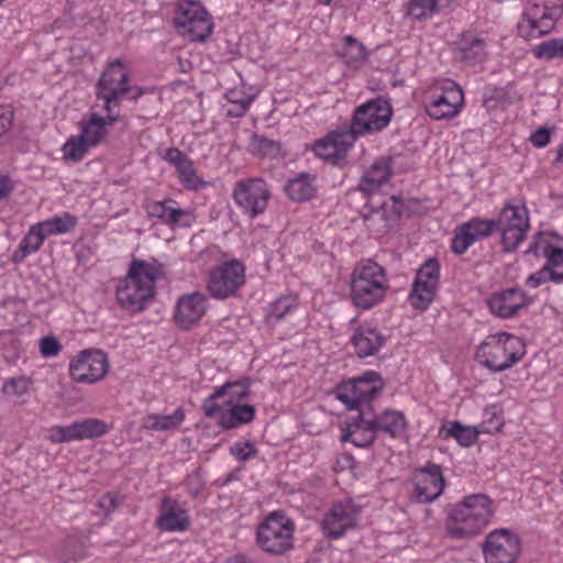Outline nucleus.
Returning <instances> with one entry per match:
<instances>
[{"label": "nucleus", "mask_w": 563, "mask_h": 563, "mask_svg": "<svg viewBox=\"0 0 563 563\" xmlns=\"http://www.w3.org/2000/svg\"><path fill=\"white\" fill-rule=\"evenodd\" d=\"M376 430L371 423H365L360 419V411L355 416L350 417L346 428L341 437L342 442H351L358 448L371 446L376 439Z\"/></svg>", "instance_id": "27"}, {"label": "nucleus", "mask_w": 563, "mask_h": 563, "mask_svg": "<svg viewBox=\"0 0 563 563\" xmlns=\"http://www.w3.org/2000/svg\"><path fill=\"white\" fill-rule=\"evenodd\" d=\"M391 117L393 109L389 101L377 97L354 110L349 131L355 140L360 135L380 132L389 124Z\"/></svg>", "instance_id": "8"}, {"label": "nucleus", "mask_w": 563, "mask_h": 563, "mask_svg": "<svg viewBox=\"0 0 563 563\" xmlns=\"http://www.w3.org/2000/svg\"><path fill=\"white\" fill-rule=\"evenodd\" d=\"M77 224L76 217L64 213L60 217H54L45 221L38 222L37 228L46 234V236L53 234H63L71 231Z\"/></svg>", "instance_id": "38"}, {"label": "nucleus", "mask_w": 563, "mask_h": 563, "mask_svg": "<svg viewBox=\"0 0 563 563\" xmlns=\"http://www.w3.org/2000/svg\"><path fill=\"white\" fill-rule=\"evenodd\" d=\"M250 152L260 156L276 157L280 152V144L263 135L253 134Z\"/></svg>", "instance_id": "43"}, {"label": "nucleus", "mask_w": 563, "mask_h": 563, "mask_svg": "<svg viewBox=\"0 0 563 563\" xmlns=\"http://www.w3.org/2000/svg\"><path fill=\"white\" fill-rule=\"evenodd\" d=\"M62 344L55 336H44L40 340V352L44 357H54L59 354Z\"/></svg>", "instance_id": "55"}, {"label": "nucleus", "mask_w": 563, "mask_h": 563, "mask_svg": "<svg viewBox=\"0 0 563 563\" xmlns=\"http://www.w3.org/2000/svg\"><path fill=\"white\" fill-rule=\"evenodd\" d=\"M174 20L178 32L191 41H205L212 32L210 15L197 1L179 2Z\"/></svg>", "instance_id": "10"}, {"label": "nucleus", "mask_w": 563, "mask_h": 563, "mask_svg": "<svg viewBox=\"0 0 563 563\" xmlns=\"http://www.w3.org/2000/svg\"><path fill=\"white\" fill-rule=\"evenodd\" d=\"M132 90L129 74L121 59L108 64L96 85V96L103 101L104 111H119L120 101Z\"/></svg>", "instance_id": "9"}, {"label": "nucleus", "mask_w": 563, "mask_h": 563, "mask_svg": "<svg viewBox=\"0 0 563 563\" xmlns=\"http://www.w3.org/2000/svg\"><path fill=\"white\" fill-rule=\"evenodd\" d=\"M185 419L183 408H177L172 415H148L144 418L143 426L154 431H168L177 429Z\"/></svg>", "instance_id": "34"}, {"label": "nucleus", "mask_w": 563, "mask_h": 563, "mask_svg": "<svg viewBox=\"0 0 563 563\" xmlns=\"http://www.w3.org/2000/svg\"><path fill=\"white\" fill-rule=\"evenodd\" d=\"M520 550V539L506 528L490 531L482 544L486 563H515Z\"/></svg>", "instance_id": "13"}, {"label": "nucleus", "mask_w": 563, "mask_h": 563, "mask_svg": "<svg viewBox=\"0 0 563 563\" xmlns=\"http://www.w3.org/2000/svg\"><path fill=\"white\" fill-rule=\"evenodd\" d=\"M187 155L183 153L179 148L170 147L165 152L163 158L169 164L176 166Z\"/></svg>", "instance_id": "60"}, {"label": "nucleus", "mask_w": 563, "mask_h": 563, "mask_svg": "<svg viewBox=\"0 0 563 563\" xmlns=\"http://www.w3.org/2000/svg\"><path fill=\"white\" fill-rule=\"evenodd\" d=\"M230 452L240 461H246L252 456L256 455L257 450L250 441L238 442L230 448Z\"/></svg>", "instance_id": "54"}, {"label": "nucleus", "mask_w": 563, "mask_h": 563, "mask_svg": "<svg viewBox=\"0 0 563 563\" xmlns=\"http://www.w3.org/2000/svg\"><path fill=\"white\" fill-rule=\"evenodd\" d=\"M13 118V108L10 104H0V137L10 130Z\"/></svg>", "instance_id": "57"}, {"label": "nucleus", "mask_w": 563, "mask_h": 563, "mask_svg": "<svg viewBox=\"0 0 563 563\" xmlns=\"http://www.w3.org/2000/svg\"><path fill=\"white\" fill-rule=\"evenodd\" d=\"M179 178L181 184L188 189L197 190L206 186V181L197 175L194 166L180 175Z\"/></svg>", "instance_id": "56"}, {"label": "nucleus", "mask_w": 563, "mask_h": 563, "mask_svg": "<svg viewBox=\"0 0 563 563\" xmlns=\"http://www.w3.org/2000/svg\"><path fill=\"white\" fill-rule=\"evenodd\" d=\"M388 289L384 268L373 261L357 265L351 279V298L362 309H369L383 300Z\"/></svg>", "instance_id": "4"}, {"label": "nucleus", "mask_w": 563, "mask_h": 563, "mask_svg": "<svg viewBox=\"0 0 563 563\" xmlns=\"http://www.w3.org/2000/svg\"><path fill=\"white\" fill-rule=\"evenodd\" d=\"M169 202L170 200L150 202L146 207L148 216L166 223H179L187 212L184 209L170 207Z\"/></svg>", "instance_id": "37"}, {"label": "nucleus", "mask_w": 563, "mask_h": 563, "mask_svg": "<svg viewBox=\"0 0 563 563\" xmlns=\"http://www.w3.org/2000/svg\"><path fill=\"white\" fill-rule=\"evenodd\" d=\"M360 419L365 423H371L377 433L382 432L395 439L405 433L407 421L401 411L386 409L379 415L374 412L372 405H366L360 412Z\"/></svg>", "instance_id": "22"}, {"label": "nucleus", "mask_w": 563, "mask_h": 563, "mask_svg": "<svg viewBox=\"0 0 563 563\" xmlns=\"http://www.w3.org/2000/svg\"><path fill=\"white\" fill-rule=\"evenodd\" d=\"M495 221L498 222V228H514L512 225L520 227L523 230L530 228L528 210L525 207L506 205Z\"/></svg>", "instance_id": "35"}, {"label": "nucleus", "mask_w": 563, "mask_h": 563, "mask_svg": "<svg viewBox=\"0 0 563 563\" xmlns=\"http://www.w3.org/2000/svg\"><path fill=\"white\" fill-rule=\"evenodd\" d=\"M124 504V496L110 492L103 495L99 501V508L104 511L107 515L117 510L120 506Z\"/></svg>", "instance_id": "51"}, {"label": "nucleus", "mask_w": 563, "mask_h": 563, "mask_svg": "<svg viewBox=\"0 0 563 563\" xmlns=\"http://www.w3.org/2000/svg\"><path fill=\"white\" fill-rule=\"evenodd\" d=\"M163 276V265L156 260H133L126 277L117 287L118 302L129 311H142L153 300L156 282Z\"/></svg>", "instance_id": "1"}, {"label": "nucleus", "mask_w": 563, "mask_h": 563, "mask_svg": "<svg viewBox=\"0 0 563 563\" xmlns=\"http://www.w3.org/2000/svg\"><path fill=\"white\" fill-rule=\"evenodd\" d=\"M190 526V519L186 509L170 498L164 497L161 503L159 516L156 519V527L161 531L176 532L186 531Z\"/></svg>", "instance_id": "25"}, {"label": "nucleus", "mask_w": 563, "mask_h": 563, "mask_svg": "<svg viewBox=\"0 0 563 563\" xmlns=\"http://www.w3.org/2000/svg\"><path fill=\"white\" fill-rule=\"evenodd\" d=\"M227 563H249L243 554H235L227 560Z\"/></svg>", "instance_id": "64"}, {"label": "nucleus", "mask_w": 563, "mask_h": 563, "mask_svg": "<svg viewBox=\"0 0 563 563\" xmlns=\"http://www.w3.org/2000/svg\"><path fill=\"white\" fill-rule=\"evenodd\" d=\"M551 140V131L548 128H539L534 131L530 136V142L536 147H544L550 143Z\"/></svg>", "instance_id": "58"}, {"label": "nucleus", "mask_w": 563, "mask_h": 563, "mask_svg": "<svg viewBox=\"0 0 563 563\" xmlns=\"http://www.w3.org/2000/svg\"><path fill=\"white\" fill-rule=\"evenodd\" d=\"M106 112L104 118L92 113L89 121L82 124L79 135L89 146L98 145L107 134V126L118 121L119 111L110 110Z\"/></svg>", "instance_id": "29"}, {"label": "nucleus", "mask_w": 563, "mask_h": 563, "mask_svg": "<svg viewBox=\"0 0 563 563\" xmlns=\"http://www.w3.org/2000/svg\"><path fill=\"white\" fill-rule=\"evenodd\" d=\"M295 525L283 511H273L256 530V543L266 553L280 555L294 544Z\"/></svg>", "instance_id": "5"}, {"label": "nucleus", "mask_w": 563, "mask_h": 563, "mask_svg": "<svg viewBox=\"0 0 563 563\" xmlns=\"http://www.w3.org/2000/svg\"><path fill=\"white\" fill-rule=\"evenodd\" d=\"M486 45L483 38L472 32H465L456 42L455 54L466 63H481L486 56Z\"/></svg>", "instance_id": "30"}, {"label": "nucleus", "mask_w": 563, "mask_h": 563, "mask_svg": "<svg viewBox=\"0 0 563 563\" xmlns=\"http://www.w3.org/2000/svg\"><path fill=\"white\" fill-rule=\"evenodd\" d=\"M390 175L391 159L389 157H380L376 159L363 175L358 188L366 194L373 192L385 184Z\"/></svg>", "instance_id": "31"}, {"label": "nucleus", "mask_w": 563, "mask_h": 563, "mask_svg": "<svg viewBox=\"0 0 563 563\" xmlns=\"http://www.w3.org/2000/svg\"><path fill=\"white\" fill-rule=\"evenodd\" d=\"M464 103V93L461 87L452 80H448L442 87V92L427 104V113L434 120H443L455 117Z\"/></svg>", "instance_id": "20"}, {"label": "nucleus", "mask_w": 563, "mask_h": 563, "mask_svg": "<svg viewBox=\"0 0 563 563\" xmlns=\"http://www.w3.org/2000/svg\"><path fill=\"white\" fill-rule=\"evenodd\" d=\"M527 252L536 255L542 254L547 257V264L527 278L528 286L536 288L548 282L561 283L563 280V249L553 246L541 238L532 243Z\"/></svg>", "instance_id": "12"}, {"label": "nucleus", "mask_w": 563, "mask_h": 563, "mask_svg": "<svg viewBox=\"0 0 563 563\" xmlns=\"http://www.w3.org/2000/svg\"><path fill=\"white\" fill-rule=\"evenodd\" d=\"M297 306V300L291 296H284L277 299L275 302L271 305V310L268 313V319L272 320H280L285 317L289 311H291Z\"/></svg>", "instance_id": "50"}, {"label": "nucleus", "mask_w": 563, "mask_h": 563, "mask_svg": "<svg viewBox=\"0 0 563 563\" xmlns=\"http://www.w3.org/2000/svg\"><path fill=\"white\" fill-rule=\"evenodd\" d=\"M494 501L486 494H472L455 504L448 517L449 534L456 539H470L487 527L493 515Z\"/></svg>", "instance_id": "2"}, {"label": "nucleus", "mask_w": 563, "mask_h": 563, "mask_svg": "<svg viewBox=\"0 0 563 563\" xmlns=\"http://www.w3.org/2000/svg\"><path fill=\"white\" fill-rule=\"evenodd\" d=\"M504 423V417L497 411L496 407L486 408L478 431L493 434L499 432Z\"/></svg>", "instance_id": "49"}, {"label": "nucleus", "mask_w": 563, "mask_h": 563, "mask_svg": "<svg viewBox=\"0 0 563 563\" xmlns=\"http://www.w3.org/2000/svg\"><path fill=\"white\" fill-rule=\"evenodd\" d=\"M89 147L80 135L70 136L62 147L63 158L66 162H79L85 157Z\"/></svg>", "instance_id": "42"}, {"label": "nucleus", "mask_w": 563, "mask_h": 563, "mask_svg": "<svg viewBox=\"0 0 563 563\" xmlns=\"http://www.w3.org/2000/svg\"><path fill=\"white\" fill-rule=\"evenodd\" d=\"M478 433L477 428L466 427L456 421L452 422L448 430V434L453 437L462 446H470L475 443Z\"/></svg>", "instance_id": "47"}, {"label": "nucleus", "mask_w": 563, "mask_h": 563, "mask_svg": "<svg viewBox=\"0 0 563 563\" xmlns=\"http://www.w3.org/2000/svg\"><path fill=\"white\" fill-rule=\"evenodd\" d=\"M475 243L478 240L490 236L498 229V222L495 220L472 218L470 221L461 224Z\"/></svg>", "instance_id": "39"}, {"label": "nucleus", "mask_w": 563, "mask_h": 563, "mask_svg": "<svg viewBox=\"0 0 563 563\" xmlns=\"http://www.w3.org/2000/svg\"><path fill=\"white\" fill-rule=\"evenodd\" d=\"M232 198L251 219L262 214L268 205L271 191L262 178H245L235 183Z\"/></svg>", "instance_id": "11"}, {"label": "nucleus", "mask_w": 563, "mask_h": 563, "mask_svg": "<svg viewBox=\"0 0 563 563\" xmlns=\"http://www.w3.org/2000/svg\"><path fill=\"white\" fill-rule=\"evenodd\" d=\"M378 207L385 211L386 217L391 221L397 220L402 212V202L396 196H390L387 200L380 202Z\"/></svg>", "instance_id": "53"}, {"label": "nucleus", "mask_w": 563, "mask_h": 563, "mask_svg": "<svg viewBox=\"0 0 563 563\" xmlns=\"http://www.w3.org/2000/svg\"><path fill=\"white\" fill-rule=\"evenodd\" d=\"M207 310V298L200 292L181 296L176 305L175 321L181 329L197 323Z\"/></svg>", "instance_id": "26"}, {"label": "nucleus", "mask_w": 563, "mask_h": 563, "mask_svg": "<svg viewBox=\"0 0 563 563\" xmlns=\"http://www.w3.org/2000/svg\"><path fill=\"white\" fill-rule=\"evenodd\" d=\"M109 426L100 419L88 418L69 426H56L51 429L49 439L55 443L95 439L106 434Z\"/></svg>", "instance_id": "18"}, {"label": "nucleus", "mask_w": 563, "mask_h": 563, "mask_svg": "<svg viewBox=\"0 0 563 563\" xmlns=\"http://www.w3.org/2000/svg\"><path fill=\"white\" fill-rule=\"evenodd\" d=\"M358 514V508L351 500L333 504L322 520L323 533L331 539L342 537L356 527Z\"/></svg>", "instance_id": "17"}, {"label": "nucleus", "mask_w": 563, "mask_h": 563, "mask_svg": "<svg viewBox=\"0 0 563 563\" xmlns=\"http://www.w3.org/2000/svg\"><path fill=\"white\" fill-rule=\"evenodd\" d=\"M514 228L503 227L497 230L501 231V245L505 252L515 251L519 244L525 240L528 230L520 227L512 225Z\"/></svg>", "instance_id": "48"}, {"label": "nucleus", "mask_w": 563, "mask_h": 563, "mask_svg": "<svg viewBox=\"0 0 563 563\" xmlns=\"http://www.w3.org/2000/svg\"><path fill=\"white\" fill-rule=\"evenodd\" d=\"M245 283V269L241 262L230 261L210 272L208 291L216 299L234 296Z\"/></svg>", "instance_id": "14"}, {"label": "nucleus", "mask_w": 563, "mask_h": 563, "mask_svg": "<svg viewBox=\"0 0 563 563\" xmlns=\"http://www.w3.org/2000/svg\"><path fill=\"white\" fill-rule=\"evenodd\" d=\"M452 1L453 0H410L407 14L418 21L427 20L446 9Z\"/></svg>", "instance_id": "33"}, {"label": "nucleus", "mask_w": 563, "mask_h": 563, "mask_svg": "<svg viewBox=\"0 0 563 563\" xmlns=\"http://www.w3.org/2000/svg\"><path fill=\"white\" fill-rule=\"evenodd\" d=\"M532 53L534 57L539 59H555L563 58V37L562 38H551L542 42L537 45Z\"/></svg>", "instance_id": "45"}, {"label": "nucleus", "mask_w": 563, "mask_h": 563, "mask_svg": "<svg viewBox=\"0 0 563 563\" xmlns=\"http://www.w3.org/2000/svg\"><path fill=\"white\" fill-rule=\"evenodd\" d=\"M233 93L234 92L229 93V101L240 104L242 112H245L250 107L251 100L250 99L236 100L232 97Z\"/></svg>", "instance_id": "63"}, {"label": "nucleus", "mask_w": 563, "mask_h": 563, "mask_svg": "<svg viewBox=\"0 0 563 563\" xmlns=\"http://www.w3.org/2000/svg\"><path fill=\"white\" fill-rule=\"evenodd\" d=\"M285 190L288 197L294 201H306L314 196L316 188L312 185L310 177L306 174H301L298 177L290 179Z\"/></svg>", "instance_id": "36"}, {"label": "nucleus", "mask_w": 563, "mask_h": 563, "mask_svg": "<svg viewBox=\"0 0 563 563\" xmlns=\"http://www.w3.org/2000/svg\"><path fill=\"white\" fill-rule=\"evenodd\" d=\"M384 388L380 375L375 371H367L351 380L343 382L336 386L335 396L349 410L360 411L372 405Z\"/></svg>", "instance_id": "7"}, {"label": "nucleus", "mask_w": 563, "mask_h": 563, "mask_svg": "<svg viewBox=\"0 0 563 563\" xmlns=\"http://www.w3.org/2000/svg\"><path fill=\"white\" fill-rule=\"evenodd\" d=\"M250 395V379L244 378L235 382H227L224 385L214 389V391L203 400L202 410L207 418H214L222 411V407L216 404L217 399L227 397L225 405L239 404L243 398Z\"/></svg>", "instance_id": "21"}, {"label": "nucleus", "mask_w": 563, "mask_h": 563, "mask_svg": "<svg viewBox=\"0 0 563 563\" xmlns=\"http://www.w3.org/2000/svg\"><path fill=\"white\" fill-rule=\"evenodd\" d=\"M186 486L192 496H197L203 489V482L199 472H195L187 476Z\"/></svg>", "instance_id": "59"}, {"label": "nucleus", "mask_w": 563, "mask_h": 563, "mask_svg": "<svg viewBox=\"0 0 563 563\" xmlns=\"http://www.w3.org/2000/svg\"><path fill=\"white\" fill-rule=\"evenodd\" d=\"M532 299L519 287L494 292L488 299L489 310L499 318H511L528 307Z\"/></svg>", "instance_id": "23"}, {"label": "nucleus", "mask_w": 563, "mask_h": 563, "mask_svg": "<svg viewBox=\"0 0 563 563\" xmlns=\"http://www.w3.org/2000/svg\"><path fill=\"white\" fill-rule=\"evenodd\" d=\"M415 481L413 498L420 504H429L438 499L445 486L441 467L431 462L416 474Z\"/></svg>", "instance_id": "19"}, {"label": "nucleus", "mask_w": 563, "mask_h": 563, "mask_svg": "<svg viewBox=\"0 0 563 563\" xmlns=\"http://www.w3.org/2000/svg\"><path fill=\"white\" fill-rule=\"evenodd\" d=\"M526 353L522 340L514 334L499 332L488 335L476 351V360L495 372L510 368Z\"/></svg>", "instance_id": "3"}, {"label": "nucleus", "mask_w": 563, "mask_h": 563, "mask_svg": "<svg viewBox=\"0 0 563 563\" xmlns=\"http://www.w3.org/2000/svg\"><path fill=\"white\" fill-rule=\"evenodd\" d=\"M472 238L467 234V232L460 225L455 232L454 238L452 239L451 249L455 254H463L472 244Z\"/></svg>", "instance_id": "52"}, {"label": "nucleus", "mask_w": 563, "mask_h": 563, "mask_svg": "<svg viewBox=\"0 0 563 563\" xmlns=\"http://www.w3.org/2000/svg\"><path fill=\"white\" fill-rule=\"evenodd\" d=\"M363 219L366 228L377 234L387 232L393 222L378 206L372 208L368 213H365Z\"/></svg>", "instance_id": "44"}, {"label": "nucleus", "mask_w": 563, "mask_h": 563, "mask_svg": "<svg viewBox=\"0 0 563 563\" xmlns=\"http://www.w3.org/2000/svg\"><path fill=\"white\" fill-rule=\"evenodd\" d=\"M13 190V184L9 176L0 174V202L8 198Z\"/></svg>", "instance_id": "61"}, {"label": "nucleus", "mask_w": 563, "mask_h": 563, "mask_svg": "<svg viewBox=\"0 0 563 563\" xmlns=\"http://www.w3.org/2000/svg\"><path fill=\"white\" fill-rule=\"evenodd\" d=\"M46 238V234L37 228V223L32 225L29 233L21 241L19 252H15L14 254V261H21L29 254L40 250Z\"/></svg>", "instance_id": "40"}, {"label": "nucleus", "mask_w": 563, "mask_h": 563, "mask_svg": "<svg viewBox=\"0 0 563 563\" xmlns=\"http://www.w3.org/2000/svg\"><path fill=\"white\" fill-rule=\"evenodd\" d=\"M194 166L192 164V161L186 156L185 158H183L176 166V170L178 173V175H183L184 173L188 172L189 168H191Z\"/></svg>", "instance_id": "62"}, {"label": "nucleus", "mask_w": 563, "mask_h": 563, "mask_svg": "<svg viewBox=\"0 0 563 563\" xmlns=\"http://www.w3.org/2000/svg\"><path fill=\"white\" fill-rule=\"evenodd\" d=\"M386 341L387 338L374 328L357 329L351 338L355 353L361 358L377 354Z\"/></svg>", "instance_id": "28"}, {"label": "nucleus", "mask_w": 563, "mask_h": 563, "mask_svg": "<svg viewBox=\"0 0 563 563\" xmlns=\"http://www.w3.org/2000/svg\"><path fill=\"white\" fill-rule=\"evenodd\" d=\"M338 54L347 65H355L366 58L365 47L353 36H345Z\"/></svg>", "instance_id": "41"}, {"label": "nucleus", "mask_w": 563, "mask_h": 563, "mask_svg": "<svg viewBox=\"0 0 563 563\" xmlns=\"http://www.w3.org/2000/svg\"><path fill=\"white\" fill-rule=\"evenodd\" d=\"M354 143L355 137L349 129L333 131L314 143L313 152L318 157L338 163L345 157Z\"/></svg>", "instance_id": "24"}, {"label": "nucleus", "mask_w": 563, "mask_h": 563, "mask_svg": "<svg viewBox=\"0 0 563 563\" xmlns=\"http://www.w3.org/2000/svg\"><path fill=\"white\" fill-rule=\"evenodd\" d=\"M109 371L108 356L101 350L80 351L69 364L71 379L80 384H95Z\"/></svg>", "instance_id": "15"}, {"label": "nucleus", "mask_w": 563, "mask_h": 563, "mask_svg": "<svg viewBox=\"0 0 563 563\" xmlns=\"http://www.w3.org/2000/svg\"><path fill=\"white\" fill-rule=\"evenodd\" d=\"M219 415V423L223 429H234L240 424L253 421L255 417V408L247 404H233L230 405V410L228 412L221 411Z\"/></svg>", "instance_id": "32"}, {"label": "nucleus", "mask_w": 563, "mask_h": 563, "mask_svg": "<svg viewBox=\"0 0 563 563\" xmlns=\"http://www.w3.org/2000/svg\"><path fill=\"white\" fill-rule=\"evenodd\" d=\"M440 265L438 260L429 258L417 271L412 289L409 294L410 305L419 310H426L433 301L439 287Z\"/></svg>", "instance_id": "16"}, {"label": "nucleus", "mask_w": 563, "mask_h": 563, "mask_svg": "<svg viewBox=\"0 0 563 563\" xmlns=\"http://www.w3.org/2000/svg\"><path fill=\"white\" fill-rule=\"evenodd\" d=\"M32 379L26 376L12 377L5 380L2 393L10 399H19L30 391Z\"/></svg>", "instance_id": "46"}, {"label": "nucleus", "mask_w": 563, "mask_h": 563, "mask_svg": "<svg viewBox=\"0 0 563 563\" xmlns=\"http://www.w3.org/2000/svg\"><path fill=\"white\" fill-rule=\"evenodd\" d=\"M563 14V5L554 0L529 2L518 23V34L526 38H538L550 33Z\"/></svg>", "instance_id": "6"}]
</instances>
